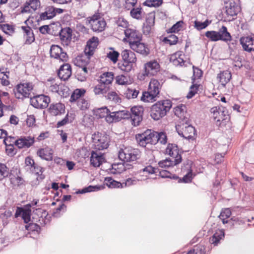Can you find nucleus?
<instances>
[{
	"instance_id": "55",
	"label": "nucleus",
	"mask_w": 254,
	"mask_h": 254,
	"mask_svg": "<svg viewBox=\"0 0 254 254\" xmlns=\"http://www.w3.org/2000/svg\"><path fill=\"white\" fill-rule=\"evenodd\" d=\"M116 117L119 121L122 119H128L129 116V111L127 110H122L115 112Z\"/></svg>"
},
{
	"instance_id": "32",
	"label": "nucleus",
	"mask_w": 254,
	"mask_h": 254,
	"mask_svg": "<svg viewBox=\"0 0 254 254\" xmlns=\"http://www.w3.org/2000/svg\"><path fill=\"white\" fill-rule=\"evenodd\" d=\"M110 90L109 85L100 82L94 88V92L96 95H103L104 96Z\"/></svg>"
},
{
	"instance_id": "16",
	"label": "nucleus",
	"mask_w": 254,
	"mask_h": 254,
	"mask_svg": "<svg viewBox=\"0 0 254 254\" xmlns=\"http://www.w3.org/2000/svg\"><path fill=\"white\" fill-rule=\"evenodd\" d=\"M226 13L228 16H234L237 15L240 11V7L237 0H228L225 2Z\"/></svg>"
},
{
	"instance_id": "4",
	"label": "nucleus",
	"mask_w": 254,
	"mask_h": 254,
	"mask_svg": "<svg viewBox=\"0 0 254 254\" xmlns=\"http://www.w3.org/2000/svg\"><path fill=\"white\" fill-rule=\"evenodd\" d=\"M205 36L210 41L213 42L221 40L228 42L231 40V36L225 26H223L219 31H208L205 32Z\"/></svg>"
},
{
	"instance_id": "12",
	"label": "nucleus",
	"mask_w": 254,
	"mask_h": 254,
	"mask_svg": "<svg viewBox=\"0 0 254 254\" xmlns=\"http://www.w3.org/2000/svg\"><path fill=\"white\" fill-rule=\"evenodd\" d=\"M50 57L52 58L65 62L67 60L68 56L66 52L57 45H52L50 50Z\"/></svg>"
},
{
	"instance_id": "50",
	"label": "nucleus",
	"mask_w": 254,
	"mask_h": 254,
	"mask_svg": "<svg viewBox=\"0 0 254 254\" xmlns=\"http://www.w3.org/2000/svg\"><path fill=\"white\" fill-rule=\"evenodd\" d=\"M162 3L163 0H146L143 4L148 7H158Z\"/></svg>"
},
{
	"instance_id": "29",
	"label": "nucleus",
	"mask_w": 254,
	"mask_h": 254,
	"mask_svg": "<svg viewBox=\"0 0 254 254\" xmlns=\"http://www.w3.org/2000/svg\"><path fill=\"white\" fill-rule=\"evenodd\" d=\"M121 56L124 61L135 64L136 61L135 54L129 50H124L122 52Z\"/></svg>"
},
{
	"instance_id": "11",
	"label": "nucleus",
	"mask_w": 254,
	"mask_h": 254,
	"mask_svg": "<svg viewBox=\"0 0 254 254\" xmlns=\"http://www.w3.org/2000/svg\"><path fill=\"white\" fill-rule=\"evenodd\" d=\"M34 214L33 218L38 220L40 225L45 226L50 223L51 217L49 215L48 212L42 209L41 207H38L33 211Z\"/></svg>"
},
{
	"instance_id": "40",
	"label": "nucleus",
	"mask_w": 254,
	"mask_h": 254,
	"mask_svg": "<svg viewBox=\"0 0 254 254\" xmlns=\"http://www.w3.org/2000/svg\"><path fill=\"white\" fill-rule=\"evenodd\" d=\"M143 12L140 6L137 7H132L130 11V16L136 19H141L142 17Z\"/></svg>"
},
{
	"instance_id": "10",
	"label": "nucleus",
	"mask_w": 254,
	"mask_h": 254,
	"mask_svg": "<svg viewBox=\"0 0 254 254\" xmlns=\"http://www.w3.org/2000/svg\"><path fill=\"white\" fill-rule=\"evenodd\" d=\"M50 102V97L43 94L37 95L33 97H30V104L35 108H46L48 107Z\"/></svg>"
},
{
	"instance_id": "63",
	"label": "nucleus",
	"mask_w": 254,
	"mask_h": 254,
	"mask_svg": "<svg viewBox=\"0 0 254 254\" xmlns=\"http://www.w3.org/2000/svg\"><path fill=\"white\" fill-rule=\"evenodd\" d=\"M170 60L176 66L179 65H182V64L184 63L183 59L180 58H177L176 55L172 56Z\"/></svg>"
},
{
	"instance_id": "24",
	"label": "nucleus",
	"mask_w": 254,
	"mask_h": 254,
	"mask_svg": "<svg viewBox=\"0 0 254 254\" xmlns=\"http://www.w3.org/2000/svg\"><path fill=\"white\" fill-rule=\"evenodd\" d=\"M249 219L233 217L229 220L228 226L230 229L237 228L239 226L243 225L246 223V222H250Z\"/></svg>"
},
{
	"instance_id": "20",
	"label": "nucleus",
	"mask_w": 254,
	"mask_h": 254,
	"mask_svg": "<svg viewBox=\"0 0 254 254\" xmlns=\"http://www.w3.org/2000/svg\"><path fill=\"white\" fill-rule=\"evenodd\" d=\"M34 137L30 136L21 137L16 140V146L19 148H29L34 143Z\"/></svg>"
},
{
	"instance_id": "9",
	"label": "nucleus",
	"mask_w": 254,
	"mask_h": 254,
	"mask_svg": "<svg viewBox=\"0 0 254 254\" xmlns=\"http://www.w3.org/2000/svg\"><path fill=\"white\" fill-rule=\"evenodd\" d=\"M144 109L141 106H134L130 109L128 119L134 127L138 126L142 121Z\"/></svg>"
},
{
	"instance_id": "31",
	"label": "nucleus",
	"mask_w": 254,
	"mask_h": 254,
	"mask_svg": "<svg viewBox=\"0 0 254 254\" xmlns=\"http://www.w3.org/2000/svg\"><path fill=\"white\" fill-rule=\"evenodd\" d=\"M225 233L223 230H218L209 239V242L214 246H217L220 240L224 238Z\"/></svg>"
},
{
	"instance_id": "22",
	"label": "nucleus",
	"mask_w": 254,
	"mask_h": 254,
	"mask_svg": "<svg viewBox=\"0 0 254 254\" xmlns=\"http://www.w3.org/2000/svg\"><path fill=\"white\" fill-rule=\"evenodd\" d=\"M58 75L61 79L67 80L71 75V65L68 64L62 65L59 70Z\"/></svg>"
},
{
	"instance_id": "7",
	"label": "nucleus",
	"mask_w": 254,
	"mask_h": 254,
	"mask_svg": "<svg viewBox=\"0 0 254 254\" xmlns=\"http://www.w3.org/2000/svg\"><path fill=\"white\" fill-rule=\"evenodd\" d=\"M189 120L185 122L181 125L176 126V129L178 134L188 139H194L195 136L196 130L193 127L189 125Z\"/></svg>"
},
{
	"instance_id": "46",
	"label": "nucleus",
	"mask_w": 254,
	"mask_h": 254,
	"mask_svg": "<svg viewBox=\"0 0 254 254\" xmlns=\"http://www.w3.org/2000/svg\"><path fill=\"white\" fill-rule=\"evenodd\" d=\"M149 133H147V145H155L157 143V132L151 131V130H148Z\"/></svg>"
},
{
	"instance_id": "3",
	"label": "nucleus",
	"mask_w": 254,
	"mask_h": 254,
	"mask_svg": "<svg viewBox=\"0 0 254 254\" xmlns=\"http://www.w3.org/2000/svg\"><path fill=\"white\" fill-rule=\"evenodd\" d=\"M99 44V40L97 37H93L90 39L87 42L86 46L84 49V53L86 56H87L88 60L83 59V57H79L76 59V64L77 66H84L87 64L90 59L94 53L95 49Z\"/></svg>"
},
{
	"instance_id": "49",
	"label": "nucleus",
	"mask_w": 254,
	"mask_h": 254,
	"mask_svg": "<svg viewBox=\"0 0 254 254\" xmlns=\"http://www.w3.org/2000/svg\"><path fill=\"white\" fill-rule=\"evenodd\" d=\"M174 160H172L170 158L160 161L158 163L159 166L161 168H167L173 167L174 165Z\"/></svg>"
},
{
	"instance_id": "57",
	"label": "nucleus",
	"mask_w": 254,
	"mask_h": 254,
	"mask_svg": "<svg viewBox=\"0 0 254 254\" xmlns=\"http://www.w3.org/2000/svg\"><path fill=\"white\" fill-rule=\"evenodd\" d=\"M178 38L174 34H171L167 37L164 38L163 41L170 45H175L178 42Z\"/></svg>"
},
{
	"instance_id": "30",
	"label": "nucleus",
	"mask_w": 254,
	"mask_h": 254,
	"mask_svg": "<svg viewBox=\"0 0 254 254\" xmlns=\"http://www.w3.org/2000/svg\"><path fill=\"white\" fill-rule=\"evenodd\" d=\"M37 154L41 158L47 161L53 159V150L48 147L40 149L38 151Z\"/></svg>"
},
{
	"instance_id": "17",
	"label": "nucleus",
	"mask_w": 254,
	"mask_h": 254,
	"mask_svg": "<svg viewBox=\"0 0 254 254\" xmlns=\"http://www.w3.org/2000/svg\"><path fill=\"white\" fill-rule=\"evenodd\" d=\"M160 65L156 61H151L144 64V75L147 76L154 75L159 70Z\"/></svg>"
},
{
	"instance_id": "8",
	"label": "nucleus",
	"mask_w": 254,
	"mask_h": 254,
	"mask_svg": "<svg viewBox=\"0 0 254 254\" xmlns=\"http://www.w3.org/2000/svg\"><path fill=\"white\" fill-rule=\"evenodd\" d=\"M88 21L90 24L91 29L94 32H102L106 26L105 20L99 13L94 14Z\"/></svg>"
},
{
	"instance_id": "45",
	"label": "nucleus",
	"mask_w": 254,
	"mask_h": 254,
	"mask_svg": "<svg viewBox=\"0 0 254 254\" xmlns=\"http://www.w3.org/2000/svg\"><path fill=\"white\" fill-rule=\"evenodd\" d=\"M103 188V187L101 186H89V187L85 188L81 190H78V191H76L75 193L83 194L88 192L97 191Z\"/></svg>"
},
{
	"instance_id": "53",
	"label": "nucleus",
	"mask_w": 254,
	"mask_h": 254,
	"mask_svg": "<svg viewBox=\"0 0 254 254\" xmlns=\"http://www.w3.org/2000/svg\"><path fill=\"white\" fill-rule=\"evenodd\" d=\"M190 251L191 252V254H206L205 247L202 245L195 246Z\"/></svg>"
},
{
	"instance_id": "36",
	"label": "nucleus",
	"mask_w": 254,
	"mask_h": 254,
	"mask_svg": "<svg viewBox=\"0 0 254 254\" xmlns=\"http://www.w3.org/2000/svg\"><path fill=\"white\" fill-rule=\"evenodd\" d=\"M185 108V106L182 105L181 106H177L174 109L175 115L184 122L187 120H189L188 118L185 116V114H186Z\"/></svg>"
},
{
	"instance_id": "44",
	"label": "nucleus",
	"mask_w": 254,
	"mask_h": 254,
	"mask_svg": "<svg viewBox=\"0 0 254 254\" xmlns=\"http://www.w3.org/2000/svg\"><path fill=\"white\" fill-rule=\"evenodd\" d=\"M133 64L124 61L118 64V66L121 70L128 72L130 71L133 67Z\"/></svg>"
},
{
	"instance_id": "2",
	"label": "nucleus",
	"mask_w": 254,
	"mask_h": 254,
	"mask_svg": "<svg viewBox=\"0 0 254 254\" xmlns=\"http://www.w3.org/2000/svg\"><path fill=\"white\" fill-rule=\"evenodd\" d=\"M210 112L213 114V118L216 122V126L218 127L225 126L230 121L229 111L225 107H214L211 109Z\"/></svg>"
},
{
	"instance_id": "58",
	"label": "nucleus",
	"mask_w": 254,
	"mask_h": 254,
	"mask_svg": "<svg viewBox=\"0 0 254 254\" xmlns=\"http://www.w3.org/2000/svg\"><path fill=\"white\" fill-rule=\"evenodd\" d=\"M89 103L88 100L82 98L77 101V106L81 110H86L89 107Z\"/></svg>"
},
{
	"instance_id": "60",
	"label": "nucleus",
	"mask_w": 254,
	"mask_h": 254,
	"mask_svg": "<svg viewBox=\"0 0 254 254\" xmlns=\"http://www.w3.org/2000/svg\"><path fill=\"white\" fill-rule=\"evenodd\" d=\"M116 83L119 85H127L128 83L127 77L124 75H118L115 77Z\"/></svg>"
},
{
	"instance_id": "35",
	"label": "nucleus",
	"mask_w": 254,
	"mask_h": 254,
	"mask_svg": "<svg viewBox=\"0 0 254 254\" xmlns=\"http://www.w3.org/2000/svg\"><path fill=\"white\" fill-rule=\"evenodd\" d=\"M100 77V82L109 85L112 83L114 79V75L112 72H106L102 74Z\"/></svg>"
},
{
	"instance_id": "33",
	"label": "nucleus",
	"mask_w": 254,
	"mask_h": 254,
	"mask_svg": "<svg viewBox=\"0 0 254 254\" xmlns=\"http://www.w3.org/2000/svg\"><path fill=\"white\" fill-rule=\"evenodd\" d=\"M72 30L69 27H65L61 29L60 32V36L62 41L69 42L71 39Z\"/></svg>"
},
{
	"instance_id": "23",
	"label": "nucleus",
	"mask_w": 254,
	"mask_h": 254,
	"mask_svg": "<svg viewBox=\"0 0 254 254\" xmlns=\"http://www.w3.org/2000/svg\"><path fill=\"white\" fill-rule=\"evenodd\" d=\"M49 112L53 116L61 115L65 112V106L61 103L52 104L49 108Z\"/></svg>"
},
{
	"instance_id": "39",
	"label": "nucleus",
	"mask_w": 254,
	"mask_h": 254,
	"mask_svg": "<svg viewBox=\"0 0 254 254\" xmlns=\"http://www.w3.org/2000/svg\"><path fill=\"white\" fill-rule=\"evenodd\" d=\"M231 210L229 207L223 208L219 215V218L222 220L223 224H228L229 220H227L231 215Z\"/></svg>"
},
{
	"instance_id": "62",
	"label": "nucleus",
	"mask_w": 254,
	"mask_h": 254,
	"mask_svg": "<svg viewBox=\"0 0 254 254\" xmlns=\"http://www.w3.org/2000/svg\"><path fill=\"white\" fill-rule=\"evenodd\" d=\"M210 23V22H209L208 20H206L203 22L198 21H195L194 26L197 30H200L205 28Z\"/></svg>"
},
{
	"instance_id": "61",
	"label": "nucleus",
	"mask_w": 254,
	"mask_h": 254,
	"mask_svg": "<svg viewBox=\"0 0 254 254\" xmlns=\"http://www.w3.org/2000/svg\"><path fill=\"white\" fill-rule=\"evenodd\" d=\"M183 23V21L181 20L177 22L176 23L174 24L171 28H170L169 29L168 32L175 33L179 31L182 28Z\"/></svg>"
},
{
	"instance_id": "14",
	"label": "nucleus",
	"mask_w": 254,
	"mask_h": 254,
	"mask_svg": "<svg viewBox=\"0 0 254 254\" xmlns=\"http://www.w3.org/2000/svg\"><path fill=\"white\" fill-rule=\"evenodd\" d=\"M124 33L129 45L130 43L142 40V34L135 29L127 28L124 30Z\"/></svg>"
},
{
	"instance_id": "54",
	"label": "nucleus",
	"mask_w": 254,
	"mask_h": 254,
	"mask_svg": "<svg viewBox=\"0 0 254 254\" xmlns=\"http://www.w3.org/2000/svg\"><path fill=\"white\" fill-rule=\"evenodd\" d=\"M139 91L135 89L128 88L126 91L125 94L127 99H134L137 97Z\"/></svg>"
},
{
	"instance_id": "5",
	"label": "nucleus",
	"mask_w": 254,
	"mask_h": 254,
	"mask_svg": "<svg viewBox=\"0 0 254 254\" xmlns=\"http://www.w3.org/2000/svg\"><path fill=\"white\" fill-rule=\"evenodd\" d=\"M140 151L138 149L132 147H125L120 150L119 158L124 163L135 161L140 157Z\"/></svg>"
},
{
	"instance_id": "34",
	"label": "nucleus",
	"mask_w": 254,
	"mask_h": 254,
	"mask_svg": "<svg viewBox=\"0 0 254 254\" xmlns=\"http://www.w3.org/2000/svg\"><path fill=\"white\" fill-rule=\"evenodd\" d=\"M40 1L38 0H33L30 2H26L22 10V12H31V10L34 11L37 9L40 5Z\"/></svg>"
},
{
	"instance_id": "6",
	"label": "nucleus",
	"mask_w": 254,
	"mask_h": 254,
	"mask_svg": "<svg viewBox=\"0 0 254 254\" xmlns=\"http://www.w3.org/2000/svg\"><path fill=\"white\" fill-rule=\"evenodd\" d=\"M33 88V84L31 83H20L13 89L15 97L19 99L30 98V94Z\"/></svg>"
},
{
	"instance_id": "51",
	"label": "nucleus",
	"mask_w": 254,
	"mask_h": 254,
	"mask_svg": "<svg viewBox=\"0 0 254 254\" xmlns=\"http://www.w3.org/2000/svg\"><path fill=\"white\" fill-rule=\"evenodd\" d=\"M25 163L27 166H30L31 168H33L35 171L36 170H39L40 172L42 173V168L36 165L34 163V161L30 157H27L25 158Z\"/></svg>"
},
{
	"instance_id": "41",
	"label": "nucleus",
	"mask_w": 254,
	"mask_h": 254,
	"mask_svg": "<svg viewBox=\"0 0 254 254\" xmlns=\"http://www.w3.org/2000/svg\"><path fill=\"white\" fill-rule=\"evenodd\" d=\"M85 90L83 89H76L71 94L70 98L71 102H75L76 100L82 99L81 97L84 95Z\"/></svg>"
},
{
	"instance_id": "52",
	"label": "nucleus",
	"mask_w": 254,
	"mask_h": 254,
	"mask_svg": "<svg viewBox=\"0 0 254 254\" xmlns=\"http://www.w3.org/2000/svg\"><path fill=\"white\" fill-rule=\"evenodd\" d=\"M9 174V169L5 164L0 163V180L7 177Z\"/></svg>"
},
{
	"instance_id": "28",
	"label": "nucleus",
	"mask_w": 254,
	"mask_h": 254,
	"mask_svg": "<svg viewBox=\"0 0 254 254\" xmlns=\"http://www.w3.org/2000/svg\"><path fill=\"white\" fill-rule=\"evenodd\" d=\"M161 87L162 85L157 80L152 78L149 82L148 90L150 91V92L153 93L154 95H156L157 96L160 92Z\"/></svg>"
},
{
	"instance_id": "25",
	"label": "nucleus",
	"mask_w": 254,
	"mask_h": 254,
	"mask_svg": "<svg viewBox=\"0 0 254 254\" xmlns=\"http://www.w3.org/2000/svg\"><path fill=\"white\" fill-rule=\"evenodd\" d=\"M231 76L230 71L227 70H224L220 71V72L217 74V79L223 87H225L226 84L230 81L231 79Z\"/></svg>"
},
{
	"instance_id": "13",
	"label": "nucleus",
	"mask_w": 254,
	"mask_h": 254,
	"mask_svg": "<svg viewBox=\"0 0 254 254\" xmlns=\"http://www.w3.org/2000/svg\"><path fill=\"white\" fill-rule=\"evenodd\" d=\"M92 138L96 149L100 150L108 148L109 139L106 135H103L98 133L97 134H95Z\"/></svg>"
},
{
	"instance_id": "38",
	"label": "nucleus",
	"mask_w": 254,
	"mask_h": 254,
	"mask_svg": "<svg viewBox=\"0 0 254 254\" xmlns=\"http://www.w3.org/2000/svg\"><path fill=\"white\" fill-rule=\"evenodd\" d=\"M147 133H149L148 130L142 133L136 134L135 138L140 146L145 147L147 145Z\"/></svg>"
},
{
	"instance_id": "59",
	"label": "nucleus",
	"mask_w": 254,
	"mask_h": 254,
	"mask_svg": "<svg viewBox=\"0 0 254 254\" xmlns=\"http://www.w3.org/2000/svg\"><path fill=\"white\" fill-rule=\"evenodd\" d=\"M25 228L26 230L32 232L36 231L39 232L41 230V228L38 224L33 222L29 223L28 224L26 225Z\"/></svg>"
},
{
	"instance_id": "48",
	"label": "nucleus",
	"mask_w": 254,
	"mask_h": 254,
	"mask_svg": "<svg viewBox=\"0 0 254 254\" xmlns=\"http://www.w3.org/2000/svg\"><path fill=\"white\" fill-rule=\"evenodd\" d=\"M63 88V85H58L57 83L51 85L49 87V90L52 92L57 93L59 95L63 97H66V94H64L62 93V89L60 90V89Z\"/></svg>"
},
{
	"instance_id": "56",
	"label": "nucleus",
	"mask_w": 254,
	"mask_h": 254,
	"mask_svg": "<svg viewBox=\"0 0 254 254\" xmlns=\"http://www.w3.org/2000/svg\"><path fill=\"white\" fill-rule=\"evenodd\" d=\"M200 85L192 84L190 88V91L187 95L188 99H190L192 98L198 92V88Z\"/></svg>"
},
{
	"instance_id": "42",
	"label": "nucleus",
	"mask_w": 254,
	"mask_h": 254,
	"mask_svg": "<svg viewBox=\"0 0 254 254\" xmlns=\"http://www.w3.org/2000/svg\"><path fill=\"white\" fill-rule=\"evenodd\" d=\"M110 110L106 107L97 109L95 111V115L99 118H105L107 120Z\"/></svg>"
},
{
	"instance_id": "26",
	"label": "nucleus",
	"mask_w": 254,
	"mask_h": 254,
	"mask_svg": "<svg viewBox=\"0 0 254 254\" xmlns=\"http://www.w3.org/2000/svg\"><path fill=\"white\" fill-rule=\"evenodd\" d=\"M132 168V165L129 163H118L113 164L112 165L111 172L113 174H120L123 171L127 169H130Z\"/></svg>"
},
{
	"instance_id": "21",
	"label": "nucleus",
	"mask_w": 254,
	"mask_h": 254,
	"mask_svg": "<svg viewBox=\"0 0 254 254\" xmlns=\"http://www.w3.org/2000/svg\"><path fill=\"white\" fill-rule=\"evenodd\" d=\"M240 41L244 50L248 52L254 51V36L242 37Z\"/></svg>"
},
{
	"instance_id": "27",
	"label": "nucleus",
	"mask_w": 254,
	"mask_h": 254,
	"mask_svg": "<svg viewBox=\"0 0 254 254\" xmlns=\"http://www.w3.org/2000/svg\"><path fill=\"white\" fill-rule=\"evenodd\" d=\"M104 157L102 154H98L94 151H92L90 157V163L93 166L95 167H99L104 161Z\"/></svg>"
},
{
	"instance_id": "47",
	"label": "nucleus",
	"mask_w": 254,
	"mask_h": 254,
	"mask_svg": "<svg viewBox=\"0 0 254 254\" xmlns=\"http://www.w3.org/2000/svg\"><path fill=\"white\" fill-rule=\"evenodd\" d=\"M105 98L115 103L121 102V98L118 96L116 92L114 91H108L105 96Z\"/></svg>"
},
{
	"instance_id": "64",
	"label": "nucleus",
	"mask_w": 254,
	"mask_h": 254,
	"mask_svg": "<svg viewBox=\"0 0 254 254\" xmlns=\"http://www.w3.org/2000/svg\"><path fill=\"white\" fill-rule=\"evenodd\" d=\"M119 56V53L117 51L109 52L107 54V57L109 58L114 63H116Z\"/></svg>"
},
{
	"instance_id": "15",
	"label": "nucleus",
	"mask_w": 254,
	"mask_h": 254,
	"mask_svg": "<svg viewBox=\"0 0 254 254\" xmlns=\"http://www.w3.org/2000/svg\"><path fill=\"white\" fill-rule=\"evenodd\" d=\"M166 153L174 159L175 165H178L182 162V157L179 153L178 148L176 144L169 143L166 149Z\"/></svg>"
},
{
	"instance_id": "37",
	"label": "nucleus",
	"mask_w": 254,
	"mask_h": 254,
	"mask_svg": "<svg viewBox=\"0 0 254 254\" xmlns=\"http://www.w3.org/2000/svg\"><path fill=\"white\" fill-rule=\"evenodd\" d=\"M56 15L55 8L49 7L44 12L40 15V18L42 20L50 19Z\"/></svg>"
},
{
	"instance_id": "43",
	"label": "nucleus",
	"mask_w": 254,
	"mask_h": 254,
	"mask_svg": "<svg viewBox=\"0 0 254 254\" xmlns=\"http://www.w3.org/2000/svg\"><path fill=\"white\" fill-rule=\"evenodd\" d=\"M157 96L156 95H154L153 93H151L150 91L148 90L147 92L142 93L141 100L147 102H152L156 100L155 98Z\"/></svg>"
},
{
	"instance_id": "1",
	"label": "nucleus",
	"mask_w": 254,
	"mask_h": 254,
	"mask_svg": "<svg viewBox=\"0 0 254 254\" xmlns=\"http://www.w3.org/2000/svg\"><path fill=\"white\" fill-rule=\"evenodd\" d=\"M171 107L172 102L170 100L158 101L152 106L150 116L154 120H159L166 115Z\"/></svg>"
},
{
	"instance_id": "19",
	"label": "nucleus",
	"mask_w": 254,
	"mask_h": 254,
	"mask_svg": "<svg viewBox=\"0 0 254 254\" xmlns=\"http://www.w3.org/2000/svg\"><path fill=\"white\" fill-rule=\"evenodd\" d=\"M129 46L133 51L143 56H146L150 53V50L147 45L141 42V41H138V42L137 41L134 43H130Z\"/></svg>"
},
{
	"instance_id": "18",
	"label": "nucleus",
	"mask_w": 254,
	"mask_h": 254,
	"mask_svg": "<svg viewBox=\"0 0 254 254\" xmlns=\"http://www.w3.org/2000/svg\"><path fill=\"white\" fill-rule=\"evenodd\" d=\"M31 207H17L15 213V217H21L26 224L31 221Z\"/></svg>"
}]
</instances>
